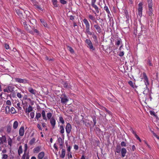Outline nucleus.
<instances>
[{
    "label": "nucleus",
    "instance_id": "obj_22",
    "mask_svg": "<svg viewBox=\"0 0 159 159\" xmlns=\"http://www.w3.org/2000/svg\"><path fill=\"white\" fill-rule=\"evenodd\" d=\"M18 122L16 121H15L14 122L13 125V128L15 129H16V128H17L18 126Z\"/></svg>",
    "mask_w": 159,
    "mask_h": 159
},
{
    "label": "nucleus",
    "instance_id": "obj_19",
    "mask_svg": "<svg viewBox=\"0 0 159 159\" xmlns=\"http://www.w3.org/2000/svg\"><path fill=\"white\" fill-rule=\"evenodd\" d=\"M94 27L96 29L97 31L99 33H100L101 32V29L100 27L97 25H94Z\"/></svg>",
    "mask_w": 159,
    "mask_h": 159
},
{
    "label": "nucleus",
    "instance_id": "obj_26",
    "mask_svg": "<svg viewBox=\"0 0 159 159\" xmlns=\"http://www.w3.org/2000/svg\"><path fill=\"white\" fill-rule=\"evenodd\" d=\"M57 141L59 144V145L60 146H62L63 144V142L62 139L60 137H59L58 138Z\"/></svg>",
    "mask_w": 159,
    "mask_h": 159
},
{
    "label": "nucleus",
    "instance_id": "obj_64",
    "mask_svg": "<svg viewBox=\"0 0 159 159\" xmlns=\"http://www.w3.org/2000/svg\"><path fill=\"white\" fill-rule=\"evenodd\" d=\"M53 147H54V148H55L57 150L58 149V148H57V147L56 146V145L55 143L54 144Z\"/></svg>",
    "mask_w": 159,
    "mask_h": 159
},
{
    "label": "nucleus",
    "instance_id": "obj_45",
    "mask_svg": "<svg viewBox=\"0 0 159 159\" xmlns=\"http://www.w3.org/2000/svg\"><path fill=\"white\" fill-rule=\"evenodd\" d=\"M130 131L134 135V136H135V135H137V134L136 133V132L132 128H131L130 129Z\"/></svg>",
    "mask_w": 159,
    "mask_h": 159
},
{
    "label": "nucleus",
    "instance_id": "obj_58",
    "mask_svg": "<svg viewBox=\"0 0 159 159\" xmlns=\"http://www.w3.org/2000/svg\"><path fill=\"white\" fill-rule=\"evenodd\" d=\"M150 113L151 115H153L155 116V113L154 112L150 111Z\"/></svg>",
    "mask_w": 159,
    "mask_h": 159
},
{
    "label": "nucleus",
    "instance_id": "obj_17",
    "mask_svg": "<svg viewBox=\"0 0 159 159\" xmlns=\"http://www.w3.org/2000/svg\"><path fill=\"white\" fill-rule=\"evenodd\" d=\"M44 156V153L42 152L39 153L38 155V158L39 159H42Z\"/></svg>",
    "mask_w": 159,
    "mask_h": 159
},
{
    "label": "nucleus",
    "instance_id": "obj_44",
    "mask_svg": "<svg viewBox=\"0 0 159 159\" xmlns=\"http://www.w3.org/2000/svg\"><path fill=\"white\" fill-rule=\"evenodd\" d=\"M69 50L70 51V52L73 53L74 52V51L73 49L72 48L70 47H68Z\"/></svg>",
    "mask_w": 159,
    "mask_h": 159
},
{
    "label": "nucleus",
    "instance_id": "obj_59",
    "mask_svg": "<svg viewBox=\"0 0 159 159\" xmlns=\"http://www.w3.org/2000/svg\"><path fill=\"white\" fill-rule=\"evenodd\" d=\"M7 157V155L6 154H4L2 158L4 159H6Z\"/></svg>",
    "mask_w": 159,
    "mask_h": 159
},
{
    "label": "nucleus",
    "instance_id": "obj_52",
    "mask_svg": "<svg viewBox=\"0 0 159 159\" xmlns=\"http://www.w3.org/2000/svg\"><path fill=\"white\" fill-rule=\"evenodd\" d=\"M148 65H149V66H152V64L151 63L150 61L149 60H148Z\"/></svg>",
    "mask_w": 159,
    "mask_h": 159
},
{
    "label": "nucleus",
    "instance_id": "obj_41",
    "mask_svg": "<svg viewBox=\"0 0 159 159\" xmlns=\"http://www.w3.org/2000/svg\"><path fill=\"white\" fill-rule=\"evenodd\" d=\"M130 86H131L132 87L134 88V85L133 84V82L131 81H129L128 82Z\"/></svg>",
    "mask_w": 159,
    "mask_h": 159
},
{
    "label": "nucleus",
    "instance_id": "obj_29",
    "mask_svg": "<svg viewBox=\"0 0 159 159\" xmlns=\"http://www.w3.org/2000/svg\"><path fill=\"white\" fill-rule=\"evenodd\" d=\"M5 111L6 113L7 114L9 113H10V107L9 106H7L5 108Z\"/></svg>",
    "mask_w": 159,
    "mask_h": 159
},
{
    "label": "nucleus",
    "instance_id": "obj_15",
    "mask_svg": "<svg viewBox=\"0 0 159 159\" xmlns=\"http://www.w3.org/2000/svg\"><path fill=\"white\" fill-rule=\"evenodd\" d=\"M40 20L41 21V22L42 24L43 25V26L46 28H48V25L47 23L46 22V21L44 20L43 19H40Z\"/></svg>",
    "mask_w": 159,
    "mask_h": 159
},
{
    "label": "nucleus",
    "instance_id": "obj_63",
    "mask_svg": "<svg viewBox=\"0 0 159 159\" xmlns=\"http://www.w3.org/2000/svg\"><path fill=\"white\" fill-rule=\"evenodd\" d=\"M34 32L37 33V34H39V31L37 29H34Z\"/></svg>",
    "mask_w": 159,
    "mask_h": 159
},
{
    "label": "nucleus",
    "instance_id": "obj_53",
    "mask_svg": "<svg viewBox=\"0 0 159 159\" xmlns=\"http://www.w3.org/2000/svg\"><path fill=\"white\" fill-rule=\"evenodd\" d=\"M121 145L122 146L125 147L126 146V144L124 142H122L121 143Z\"/></svg>",
    "mask_w": 159,
    "mask_h": 159
},
{
    "label": "nucleus",
    "instance_id": "obj_11",
    "mask_svg": "<svg viewBox=\"0 0 159 159\" xmlns=\"http://www.w3.org/2000/svg\"><path fill=\"white\" fill-rule=\"evenodd\" d=\"M50 123L53 128H54L56 124V120L53 117H52L50 119Z\"/></svg>",
    "mask_w": 159,
    "mask_h": 159
},
{
    "label": "nucleus",
    "instance_id": "obj_33",
    "mask_svg": "<svg viewBox=\"0 0 159 159\" xmlns=\"http://www.w3.org/2000/svg\"><path fill=\"white\" fill-rule=\"evenodd\" d=\"M60 132L61 133L63 134L64 132V129L63 126L61 125L60 126Z\"/></svg>",
    "mask_w": 159,
    "mask_h": 159
},
{
    "label": "nucleus",
    "instance_id": "obj_36",
    "mask_svg": "<svg viewBox=\"0 0 159 159\" xmlns=\"http://www.w3.org/2000/svg\"><path fill=\"white\" fill-rule=\"evenodd\" d=\"M52 114L51 113H48L47 114V116L48 118V119H50L51 118V117L52 116Z\"/></svg>",
    "mask_w": 159,
    "mask_h": 159
},
{
    "label": "nucleus",
    "instance_id": "obj_8",
    "mask_svg": "<svg viewBox=\"0 0 159 159\" xmlns=\"http://www.w3.org/2000/svg\"><path fill=\"white\" fill-rule=\"evenodd\" d=\"M143 78L144 79L145 84L146 85V87H147V85H148L149 84L148 77L146 75V74L144 73H143Z\"/></svg>",
    "mask_w": 159,
    "mask_h": 159
},
{
    "label": "nucleus",
    "instance_id": "obj_28",
    "mask_svg": "<svg viewBox=\"0 0 159 159\" xmlns=\"http://www.w3.org/2000/svg\"><path fill=\"white\" fill-rule=\"evenodd\" d=\"M92 5L95 8L96 12L97 13H98L99 12V10H98V7L97 6V5H95V4H92Z\"/></svg>",
    "mask_w": 159,
    "mask_h": 159
},
{
    "label": "nucleus",
    "instance_id": "obj_6",
    "mask_svg": "<svg viewBox=\"0 0 159 159\" xmlns=\"http://www.w3.org/2000/svg\"><path fill=\"white\" fill-rule=\"evenodd\" d=\"M14 89V87L11 86H9L7 88L5 89L3 91L4 92L10 93L13 91Z\"/></svg>",
    "mask_w": 159,
    "mask_h": 159
},
{
    "label": "nucleus",
    "instance_id": "obj_54",
    "mask_svg": "<svg viewBox=\"0 0 159 159\" xmlns=\"http://www.w3.org/2000/svg\"><path fill=\"white\" fill-rule=\"evenodd\" d=\"M126 17L127 18V20L128 21L129 19V16L128 15V13L125 12Z\"/></svg>",
    "mask_w": 159,
    "mask_h": 159
},
{
    "label": "nucleus",
    "instance_id": "obj_50",
    "mask_svg": "<svg viewBox=\"0 0 159 159\" xmlns=\"http://www.w3.org/2000/svg\"><path fill=\"white\" fill-rule=\"evenodd\" d=\"M17 96L19 98H22V95H21L20 93H17Z\"/></svg>",
    "mask_w": 159,
    "mask_h": 159
},
{
    "label": "nucleus",
    "instance_id": "obj_42",
    "mask_svg": "<svg viewBox=\"0 0 159 159\" xmlns=\"http://www.w3.org/2000/svg\"><path fill=\"white\" fill-rule=\"evenodd\" d=\"M30 116L32 119H33L34 116V112H31L30 114Z\"/></svg>",
    "mask_w": 159,
    "mask_h": 159
},
{
    "label": "nucleus",
    "instance_id": "obj_56",
    "mask_svg": "<svg viewBox=\"0 0 159 159\" xmlns=\"http://www.w3.org/2000/svg\"><path fill=\"white\" fill-rule=\"evenodd\" d=\"M6 104L7 105H10L11 104V102L10 100H7L6 102Z\"/></svg>",
    "mask_w": 159,
    "mask_h": 159
},
{
    "label": "nucleus",
    "instance_id": "obj_7",
    "mask_svg": "<svg viewBox=\"0 0 159 159\" xmlns=\"http://www.w3.org/2000/svg\"><path fill=\"white\" fill-rule=\"evenodd\" d=\"M71 129V125L69 123L67 124L66 128V133L67 134H69L70 132Z\"/></svg>",
    "mask_w": 159,
    "mask_h": 159
},
{
    "label": "nucleus",
    "instance_id": "obj_4",
    "mask_svg": "<svg viewBox=\"0 0 159 159\" xmlns=\"http://www.w3.org/2000/svg\"><path fill=\"white\" fill-rule=\"evenodd\" d=\"M23 24L24 28L28 31L30 33L32 34H33V32L30 30V28H31L30 26L28 25L26 22L25 21L23 22Z\"/></svg>",
    "mask_w": 159,
    "mask_h": 159
},
{
    "label": "nucleus",
    "instance_id": "obj_34",
    "mask_svg": "<svg viewBox=\"0 0 159 159\" xmlns=\"http://www.w3.org/2000/svg\"><path fill=\"white\" fill-rule=\"evenodd\" d=\"M10 112L12 114H14L16 113V111L14 108L13 107H12L11 108Z\"/></svg>",
    "mask_w": 159,
    "mask_h": 159
},
{
    "label": "nucleus",
    "instance_id": "obj_48",
    "mask_svg": "<svg viewBox=\"0 0 159 159\" xmlns=\"http://www.w3.org/2000/svg\"><path fill=\"white\" fill-rule=\"evenodd\" d=\"M68 158H72V156L71 152H68Z\"/></svg>",
    "mask_w": 159,
    "mask_h": 159
},
{
    "label": "nucleus",
    "instance_id": "obj_51",
    "mask_svg": "<svg viewBox=\"0 0 159 159\" xmlns=\"http://www.w3.org/2000/svg\"><path fill=\"white\" fill-rule=\"evenodd\" d=\"M121 42V40H118L117 41L116 44L117 45H119Z\"/></svg>",
    "mask_w": 159,
    "mask_h": 159
},
{
    "label": "nucleus",
    "instance_id": "obj_60",
    "mask_svg": "<svg viewBox=\"0 0 159 159\" xmlns=\"http://www.w3.org/2000/svg\"><path fill=\"white\" fill-rule=\"evenodd\" d=\"M74 148L76 150H77L78 149V146L77 145H75L74 146Z\"/></svg>",
    "mask_w": 159,
    "mask_h": 159
},
{
    "label": "nucleus",
    "instance_id": "obj_9",
    "mask_svg": "<svg viewBox=\"0 0 159 159\" xmlns=\"http://www.w3.org/2000/svg\"><path fill=\"white\" fill-rule=\"evenodd\" d=\"M25 132V128L24 126H21L19 130V134L21 136L24 135Z\"/></svg>",
    "mask_w": 159,
    "mask_h": 159
},
{
    "label": "nucleus",
    "instance_id": "obj_62",
    "mask_svg": "<svg viewBox=\"0 0 159 159\" xmlns=\"http://www.w3.org/2000/svg\"><path fill=\"white\" fill-rule=\"evenodd\" d=\"M37 127L40 130H42V128H41V126L39 124H38Z\"/></svg>",
    "mask_w": 159,
    "mask_h": 159
},
{
    "label": "nucleus",
    "instance_id": "obj_1",
    "mask_svg": "<svg viewBox=\"0 0 159 159\" xmlns=\"http://www.w3.org/2000/svg\"><path fill=\"white\" fill-rule=\"evenodd\" d=\"M83 21L86 26V32L89 35H91L92 33L90 31V25L89 22L86 19H84Z\"/></svg>",
    "mask_w": 159,
    "mask_h": 159
},
{
    "label": "nucleus",
    "instance_id": "obj_24",
    "mask_svg": "<svg viewBox=\"0 0 159 159\" xmlns=\"http://www.w3.org/2000/svg\"><path fill=\"white\" fill-rule=\"evenodd\" d=\"M65 150L62 149L61 150V154L60 156V157L62 158H63L65 156Z\"/></svg>",
    "mask_w": 159,
    "mask_h": 159
},
{
    "label": "nucleus",
    "instance_id": "obj_61",
    "mask_svg": "<svg viewBox=\"0 0 159 159\" xmlns=\"http://www.w3.org/2000/svg\"><path fill=\"white\" fill-rule=\"evenodd\" d=\"M16 105L17 106V107H18V108L20 109H21V107L20 106V104L19 103H17V104H16Z\"/></svg>",
    "mask_w": 159,
    "mask_h": 159
},
{
    "label": "nucleus",
    "instance_id": "obj_25",
    "mask_svg": "<svg viewBox=\"0 0 159 159\" xmlns=\"http://www.w3.org/2000/svg\"><path fill=\"white\" fill-rule=\"evenodd\" d=\"M22 153V147L21 146H20L19 148V149L18 150V153L19 155H20Z\"/></svg>",
    "mask_w": 159,
    "mask_h": 159
},
{
    "label": "nucleus",
    "instance_id": "obj_39",
    "mask_svg": "<svg viewBox=\"0 0 159 159\" xmlns=\"http://www.w3.org/2000/svg\"><path fill=\"white\" fill-rule=\"evenodd\" d=\"M22 158L23 159H29V157L27 156L26 155L25 152L24 153V154H23L22 156Z\"/></svg>",
    "mask_w": 159,
    "mask_h": 159
},
{
    "label": "nucleus",
    "instance_id": "obj_46",
    "mask_svg": "<svg viewBox=\"0 0 159 159\" xmlns=\"http://www.w3.org/2000/svg\"><path fill=\"white\" fill-rule=\"evenodd\" d=\"M124 52L123 51H121L119 52V56H120V57H122L123 56H124Z\"/></svg>",
    "mask_w": 159,
    "mask_h": 159
},
{
    "label": "nucleus",
    "instance_id": "obj_30",
    "mask_svg": "<svg viewBox=\"0 0 159 159\" xmlns=\"http://www.w3.org/2000/svg\"><path fill=\"white\" fill-rule=\"evenodd\" d=\"M104 9L106 11L107 13L109 14L110 13L109 10L107 6H105L104 7Z\"/></svg>",
    "mask_w": 159,
    "mask_h": 159
},
{
    "label": "nucleus",
    "instance_id": "obj_49",
    "mask_svg": "<svg viewBox=\"0 0 159 159\" xmlns=\"http://www.w3.org/2000/svg\"><path fill=\"white\" fill-rule=\"evenodd\" d=\"M61 3L63 4H65L66 3V2L65 0H60Z\"/></svg>",
    "mask_w": 159,
    "mask_h": 159
},
{
    "label": "nucleus",
    "instance_id": "obj_38",
    "mask_svg": "<svg viewBox=\"0 0 159 159\" xmlns=\"http://www.w3.org/2000/svg\"><path fill=\"white\" fill-rule=\"evenodd\" d=\"M59 120L62 124H64V121L63 118L62 117L60 116L59 117Z\"/></svg>",
    "mask_w": 159,
    "mask_h": 159
},
{
    "label": "nucleus",
    "instance_id": "obj_43",
    "mask_svg": "<svg viewBox=\"0 0 159 159\" xmlns=\"http://www.w3.org/2000/svg\"><path fill=\"white\" fill-rule=\"evenodd\" d=\"M11 127H8L7 129V131L8 133H10L11 132Z\"/></svg>",
    "mask_w": 159,
    "mask_h": 159
},
{
    "label": "nucleus",
    "instance_id": "obj_57",
    "mask_svg": "<svg viewBox=\"0 0 159 159\" xmlns=\"http://www.w3.org/2000/svg\"><path fill=\"white\" fill-rule=\"evenodd\" d=\"M71 147L69 146L67 148V150L69 152H70V149H71Z\"/></svg>",
    "mask_w": 159,
    "mask_h": 159
},
{
    "label": "nucleus",
    "instance_id": "obj_2",
    "mask_svg": "<svg viewBox=\"0 0 159 159\" xmlns=\"http://www.w3.org/2000/svg\"><path fill=\"white\" fill-rule=\"evenodd\" d=\"M143 3L142 2L139 3L138 4V15L141 17L142 15V11L143 9Z\"/></svg>",
    "mask_w": 159,
    "mask_h": 159
},
{
    "label": "nucleus",
    "instance_id": "obj_3",
    "mask_svg": "<svg viewBox=\"0 0 159 159\" xmlns=\"http://www.w3.org/2000/svg\"><path fill=\"white\" fill-rule=\"evenodd\" d=\"M15 80L16 82L19 83L26 84L28 83V81L26 79H22L19 78H15Z\"/></svg>",
    "mask_w": 159,
    "mask_h": 159
},
{
    "label": "nucleus",
    "instance_id": "obj_40",
    "mask_svg": "<svg viewBox=\"0 0 159 159\" xmlns=\"http://www.w3.org/2000/svg\"><path fill=\"white\" fill-rule=\"evenodd\" d=\"M12 143V140L10 138L8 140V143L9 145L11 146Z\"/></svg>",
    "mask_w": 159,
    "mask_h": 159
},
{
    "label": "nucleus",
    "instance_id": "obj_27",
    "mask_svg": "<svg viewBox=\"0 0 159 159\" xmlns=\"http://www.w3.org/2000/svg\"><path fill=\"white\" fill-rule=\"evenodd\" d=\"M149 11H148V14L150 16L152 15L153 13L152 11H153L152 7H151V9L148 8Z\"/></svg>",
    "mask_w": 159,
    "mask_h": 159
},
{
    "label": "nucleus",
    "instance_id": "obj_12",
    "mask_svg": "<svg viewBox=\"0 0 159 159\" xmlns=\"http://www.w3.org/2000/svg\"><path fill=\"white\" fill-rule=\"evenodd\" d=\"M68 101V100L66 96L65 95L64 97H62L61 98V102L63 104H65Z\"/></svg>",
    "mask_w": 159,
    "mask_h": 159
},
{
    "label": "nucleus",
    "instance_id": "obj_5",
    "mask_svg": "<svg viewBox=\"0 0 159 159\" xmlns=\"http://www.w3.org/2000/svg\"><path fill=\"white\" fill-rule=\"evenodd\" d=\"M86 43L88 44V47L91 49L93 50H94V48H93L91 41L90 39H86L85 40Z\"/></svg>",
    "mask_w": 159,
    "mask_h": 159
},
{
    "label": "nucleus",
    "instance_id": "obj_14",
    "mask_svg": "<svg viewBox=\"0 0 159 159\" xmlns=\"http://www.w3.org/2000/svg\"><path fill=\"white\" fill-rule=\"evenodd\" d=\"M29 91L31 94L35 95L36 94V91L31 87H29L28 88Z\"/></svg>",
    "mask_w": 159,
    "mask_h": 159
},
{
    "label": "nucleus",
    "instance_id": "obj_13",
    "mask_svg": "<svg viewBox=\"0 0 159 159\" xmlns=\"http://www.w3.org/2000/svg\"><path fill=\"white\" fill-rule=\"evenodd\" d=\"M127 150L125 148H122L121 151V156L122 157H124L126 153Z\"/></svg>",
    "mask_w": 159,
    "mask_h": 159
},
{
    "label": "nucleus",
    "instance_id": "obj_31",
    "mask_svg": "<svg viewBox=\"0 0 159 159\" xmlns=\"http://www.w3.org/2000/svg\"><path fill=\"white\" fill-rule=\"evenodd\" d=\"M35 139L34 138H32L29 142L30 144L32 145L34 143Z\"/></svg>",
    "mask_w": 159,
    "mask_h": 159
},
{
    "label": "nucleus",
    "instance_id": "obj_20",
    "mask_svg": "<svg viewBox=\"0 0 159 159\" xmlns=\"http://www.w3.org/2000/svg\"><path fill=\"white\" fill-rule=\"evenodd\" d=\"M42 115L43 119L44 120L46 121H47V119L46 116L45 112L44 110L42 111Z\"/></svg>",
    "mask_w": 159,
    "mask_h": 159
},
{
    "label": "nucleus",
    "instance_id": "obj_35",
    "mask_svg": "<svg viewBox=\"0 0 159 159\" xmlns=\"http://www.w3.org/2000/svg\"><path fill=\"white\" fill-rule=\"evenodd\" d=\"M53 4L55 7H57V0H52V1Z\"/></svg>",
    "mask_w": 159,
    "mask_h": 159
},
{
    "label": "nucleus",
    "instance_id": "obj_37",
    "mask_svg": "<svg viewBox=\"0 0 159 159\" xmlns=\"http://www.w3.org/2000/svg\"><path fill=\"white\" fill-rule=\"evenodd\" d=\"M41 116V115L40 113H37L36 114V118L37 119H38L39 118H40Z\"/></svg>",
    "mask_w": 159,
    "mask_h": 159
},
{
    "label": "nucleus",
    "instance_id": "obj_16",
    "mask_svg": "<svg viewBox=\"0 0 159 159\" xmlns=\"http://www.w3.org/2000/svg\"><path fill=\"white\" fill-rule=\"evenodd\" d=\"M41 148V147L39 146H38L34 148L33 149L34 152L36 153H38L40 151Z\"/></svg>",
    "mask_w": 159,
    "mask_h": 159
},
{
    "label": "nucleus",
    "instance_id": "obj_10",
    "mask_svg": "<svg viewBox=\"0 0 159 159\" xmlns=\"http://www.w3.org/2000/svg\"><path fill=\"white\" fill-rule=\"evenodd\" d=\"M143 93L147 96L148 95L149 96H150L151 92L149 91L147 87L146 89L143 91Z\"/></svg>",
    "mask_w": 159,
    "mask_h": 159
},
{
    "label": "nucleus",
    "instance_id": "obj_18",
    "mask_svg": "<svg viewBox=\"0 0 159 159\" xmlns=\"http://www.w3.org/2000/svg\"><path fill=\"white\" fill-rule=\"evenodd\" d=\"M147 2L148 8L151 9V7H152V0H147Z\"/></svg>",
    "mask_w": 159,
    "mask_h": 159
},
{
    "label": "nucleus",
    "instance_id": "obj_32",
    "mask_svg": "<svg viewBox=\"0 0 159 159\" xmlns=\"http://www.w3.org/2000/svg\"><path fill=\"white\" fill-rule=\"evenodd\" d=\"M16 12L20 17H21L22 16V13L19 10H16Z\"/></svg>",
    "mask_w": 159,
    "mask_h": 159
},
{
    "label": "nucleus",
    "instance_id": "obj_47",
    "mask_svg": "<svg viewBox=\"0 0 159 159\" xmlns=\"http://www.w3.org/2000/svg\"><path fill=\"white\" fill-rule=\"evenodd\" d=\"M24 147H25L24 152H26L27 149V148H28L27 144L26 143L25 144V145H24Z\"/></svg>",
    "mask_w": 159,
    "mask_h": 159
},
{
    "label": "nucleus",
    "instance_id": "obj_21",
    "mask_svg": "<svg viewBox=\"0 0 159 159\" xmlns=\"http://www.w3.org/2000/svg\"><path fill=\"white\" fill-rule=\"evenodd\" d=\"M33 109V108L32 107L30 106H29L28 107V108H27L26 110V112H28V113H29L30 112H31Z\"/></svg>",
    "mask_w": 159,
    "mask_h": 159
},
{
    "label": "nucleus",
    "instance_id": "obj_23",
    "mask_svg": "<svg viewBox=\"0 0 159 159\" xmlns=\"http://www.w3.org/2000/svg\"><path fill=\"white\" fill-rule=\"evenodd\" d=\"M89 18L93 21H96L95 18L94 16H93L91 14H89Z\"/></svg>",
    "mask_w": 159,
    "mask_h": 159
},
{
    "label": "nucleus",
    "instance_id": "obj_55",
    "mask_svg": "<svg viewBox=\"0 0 159 159\" xmlns=\"http://www.w3.org/2000/svg\"><path fill=\"white\" fill-rule=\"evenodd\" d=\"M5 47L6 49H8L9 48V45L7 44H5Z\"/></svg>",
    "mask_w": 159,
    "mask_h": 159
}]
</instances>
